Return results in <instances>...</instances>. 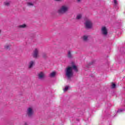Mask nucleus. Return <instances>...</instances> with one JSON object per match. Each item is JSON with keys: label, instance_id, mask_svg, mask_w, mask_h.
I'll return each instance as SVG.
<instances>
[{"label": "nucleus", "instance_id": "f257e3e1", "mask_svg": "<svg viewBox=\"0 0 125 125\" xmlns=\"http://www.w3.org/2000/svg\"><path fill=\"white\" fill-rule=\"evenodd\" d=\"M74 70L75 72H78V67L75 64H73L72 66H68L65 69V76L70 79L73 77L74 75V72H73Z\"/></svg>", "mask_w": 125, "mask_h": 125}, {"label": "nucleus", "instance_id": "f03ea898", "mask_svg": "<svg viewBox=\"0 0 125 125\" xmlns=\"http://www.w3.org/2000/svg\"><path fill=\"white\" fill-rule=\"evenodd\" d=\"M69 7L67 5H62V7L58 10V12L59 14H64L68 11Z\"/></svg>", "mask_w": 125, "mask_h": 125}, {"label": "nucleus", "instance_id": "7ed1b4c3", "mask_svg": "<svg viewBox=\"0 0 125 125\" xmlns=\"http://www.w3.org/2000/svg\"><path fill=\"white\" fill-rule=\"evenodd\" d=\"M85 26L87 29L92 28V22L90 20H87L85 22Z\"/></svg>", "mask_w": 125, "mask_h": 125}, {"label": "nucleus", "instance_id": "20e7f679", "mask_svg": "<svg viewBox=\"0 0 125 125\" xmlns=\"http://www.w3.org/2000/svg\"><path fill=\"white\" fill-rule=\"evenodd\" d=\"M26 114L28 117H32L34 114V110L32 107H28L26 111Z\"/></svg>", "mask_w": 125, "mask_h": 125}, {"label": "nucleus", "instance_id": "39448f33", "mask_svg": "<svg viewBox=\"0 0 125 125\" xmlns=\"http://www.w3.org/2000/svg\"><path fill=\"white\" fill-rule=\"evenodd\" d=\"M33 56L34 58H38L39 57V49L36 48L34 50Z\"/></svg>", "mask_w": 125, "mask_h": 125}, {"label": "nucleus", "instance_id": "423d86ee", "mask_svg": "<svg viewBox=\"0 0 125 125\" xmlns=\"http://www.w3.org/2000/svg\"><path fill=\"white\" fill-rule=\"evenodd\" d=\"M102 33L104 36H106L107 34H108L107 28H106V27H105L104 26L102 28Z\"/></svg>", "mask_w": 125, "mask_h": 125}, {"label": "nucleus", "instance_id": "0eeeda50", "mask_svg": "<svg viewBox=\"0 0 125 125\" xmlns=\"http://www.w3.org/2000/svg\"><path fill=\"white\" fill-rule=\"evenodd\" d=\"M39 79L40 80H42L44 78V73L43 72H41L38 74Z\"/></svg>", "mask_w": 125, "mask_h": 125}, {"label": "nucleus", "instance_id": "6e6552de", "mask_svg": "<svg viewBox=\"0 0 125 125\" xmlns=\"http://www.w3.org/2000/svg\"><path fill=\"white\" fill-rule=\"evenodd\" d=\"M35 65V62L34 61H31L29 62V64H28V68L30 69L33 67Z\"/></svg>", "mask_w": 125, "mask_h": 125}, {"label": "nucleus", "instance_id": "1a4fd4ad", "mask_svg": "<svg viewBox=\"0 0 125 125\" xmlns=\"http://www.w3.org/2000/svg\"><path fill=\"white\" fill-rule=\"evenodd\" d=\"M56 75V72H53L50 74V77L51 78H54L55 76Z\"/></svg>", "mask_w": 125, "mask_h": 125}, {"label": "nucleus", "instance_id": "9d476101", "mask_svg": "<svg viewBox=\"0 0 125 125\" xmlns=\"http://www.w3.org/2000/svg\"><path fill=\"white\" fill-rule=\"evenodd\" d=\"M34 2H28L27 3V6H29V7L34 6Z\"/></svg>", "mask_w": 125, "mask_h": 125}, {"label": "nucleus", "instance_id": "9b49d317", "mask_svg": "<svg viewBox=\"0 0 125 125\" xmlns=\"http://www.w3.org/2000/svg\"><path fill=\"white\" fill-rule=\"evenodd\" d=\"M67 56L68 58H72V54H71V51H69L68 52Z\"/></svg>", "mask_w": 125, "mask_h": 125}, {"label": "nucleus", "instance_id": "f8f14e48", "mask_svg": "<svg viewBox=\"0 0 125 125\" xmlns=\"http://www.w3.org/2000/svg\"><path fill=\"white\" fill-rule=\"evenodd\" d=\"M4 5H6V6H8L9 4H10V1H5L4 2Z\"/></svg>", "mask_w": 125, "mask_h": 125}, {"label": "nucleus", "instance_id": "ddd939ff", "mask_svg": "<svg viewBox=\"0 0 125 125\" xmlns=\"http://www.w3.org/2000/svg\"><path fill=\"white\" fill-rule=\"evenodd\" d=\"M82 14H79L78 15H77V17H76V19H81V18H82Z\"/></svg>", "mask_w": 125, "mask_h": 125}, {"label": "nucleus", "instance_id": "4468645a", "mask_svg": "<svg viewBox=\"0 0 125 125\" xmlns=\"http://www.w3.org/2000/svg\"><path fill=\"white\" fill-rule=\"evenodd\" d=\"M88 37L87 36H83V41H84L85 42H86V41H87V39H88Z\"/></svg>", "mask_w": 125, "mask_h": 125}, {"label": "nucleus", "instance_id": "2eb2a0df", "mask_svg": "<svg viewBox=\"0 0 125 125\" xmlns=\"http://www.w3.org/2000/svg\"><path fill=\"white\" fill-rule=\"evenodd\" d=\"M26 25L25 24H23L19 26V28H26Z\"/></svg>", "mask_w": 125, "mask_h": 125}, {"label": "nucleus", "instance_id": "dca6fc26", "mask_svg": "<svg viewBox=\"0 0 125 125\" xmlns=\"http://www.w3.org/2000/svg\"><path fill=\"white\" fill-rule=\"evenodd\" d=\"M68 89H69V86H66L65 87V88L63 89V91H67V90H68Z\"/></svg>", "mask_w": 125, "mask_h": 125}, {"label": "nucleus", "instance_id": "f3484780", "mask_svg": "<svg viewBox=\"0 0 125 125\" xmlns=\"http://www.w3.org/2000/svg\"><path fill=\"white\" fill-rule=\"evenodd\" d=\"M124 111H125V109H119L117 111V113H121V112H124Z\"/></svg>", "mask_w": 125, "mask_h": 125}, {"label": "nucleus", "instance_id": "a211bd4d", "mask_svg": "<svg viewBox=\"0 0 125 125\" xmlns=\"http://www.w3.org/2000/svg\"><path fill=\"white\" fill-rule=\"evenodd\" d=\"M111 87L112 88H115V87H116V84L112 83V84L111 85Z\"/></svg>", "mask_w": 125, "mask_h": 125}, {"label": "nucleus", "instance_id": "6ab92c4d", "mask_svg": "<svg viewBox=\"0 0 125 125\" xmlns=\"http://www.w3.org/2000/svg\"><path fill=\"white\" fill-rule=\"evenodd\" d=\"M5 48L6 49H9V46L8 45L5 46Z\"/></svg>", "mask_w": 125, "mask_h": 125}, {"label": "nucleus", "instance_id": "aec40b11", "mask_svg": "<svg viewBox=\"0 0 125 125\" xmlns=\"http://www.w3.org/2000/svg\"><path fill=\"white\" fill-rule=\"evenodd\" d=\"M114 3H115V4H117L118 1H117V0H114Z\"/></svg>", "mask_w": 125, "mask_h": 125}, {"label": "nucleus", "instance_id": "412c9836", "mask_svg": "<svg viewBox=\"0 0 125 125\" xmlns=\"http://www.w3.org/2000/svg\"><path fill=\"white\" fill-rule=\"evenodd\" d=\"M56 0V1H60V0Z\"/></svg>", "mask_w": 125, "mask_h": 125}, {"label": "nucleus", "instance_id": "4be33fe9", "mask_svg": "<svg viewBox=\"0 0 125 125\" xmlns=\"http://www.w3.org/2000/svg\"><path fill=\"white\" fill-rule=\"evenodd\" d=\"M77 1H81V0H77Z\"/></svg>", "mask_w": 125, "mask_h": 125}, {"label": "nucleus", "instance_id": "5701e85b", "mask_svg": "<svg viewBox=\"0 0 125 125\" xmlns=\"http://www.w3.org/2000/svg\"><path fill=\"white\" fill-rule=\"evenodd\" d=\"M25 125H27V123H25Z\"/></svg>", "mask_w": 125, "mask_h": 125}, {"label": "nucleus", "instance_id": "b1692460", "mask_svg": "<svg viewBox=\"0 0 125 125\" xmlns=\"http://www.w3.org/2000/svg\"><path fill=\"white\" fill-rule=\"evenodd\" d=\"M1 31L0 30V33Z\"/></svg>", "mask_w": 125, "mask_h": 125}]
</instances>
